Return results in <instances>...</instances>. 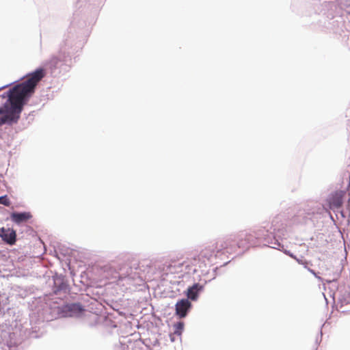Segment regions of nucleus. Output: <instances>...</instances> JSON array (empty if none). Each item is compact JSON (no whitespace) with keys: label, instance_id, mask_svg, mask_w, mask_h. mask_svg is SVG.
I'll return each mask as SVG.
<instances>
[{"label":"nucleus","instance_id":"obj_1","mask_svg":"<svg viewBox=\"0 0 350 350\" xmlns=\"http://www.w3.org/2000/svg\"><path fill=\"white\" fill-rule=\"evenodd\" d=\"M46 75L44 68H37L27 74L24 81L10 89L8 100L0 107V126L15 124L18 121L23 106L33 96L37 85Z\"/></svg>","mask_w":350,"mask_h":350},{"label":"nucleus","instance_id":"obj_2","mask_svg":"<svg viewBox=\"0 0 350 350\" xmlns=\"http://www.w3.org/2000/svg\"><path fill=\"white\" fill-rule=\"evenodd\" d=\"M260 238V234L256 232L252 233H241L234 236L236 240L237 250L238 249L246 250L250 246L256 243V240Z\"/></svg>","mask_w":350,"mask_h":350},{"label":"nucleus","instance_id":"obj_3","mask_svg":"<svg viewBox=\"0 0 350 350\" xmlns=\"http://www.w3.org/2000/svg\"><path fill=\"white\" fill-rule=\"evenodd\" d=\"M235 242L236 240L234 239V236L226 237L217 241L216 243L221 255L236 252L237 250Z\"/></svg>","mask_w":350,"mask_h":350},{"label":"nucleus","instance_id":"obj_4","mask_svg":"<svg viewBox=\"0 0 350 350\" xmlns=\"http://www.w3.org/2000/svg\"><path fill=\"white\" fill-rule=\"evenodd\" d=\"M221 256L217 248L216 242L204 248L199 254V258L203 260H211L213 258Z\"/></svg>","mask_w":350,"mask_h":350},{"label":"nucleus","instance_id":"obj_5","mask_svg":"<svg viewBox=\"0 0 350 350\" xmlns=\"http://www.w3.org/2000/svg\"><path fill=\"white\" fill-rule=\"evenodd\" d=\"M189 263L187 261L180 262L176 260H171L168 265L167 266L166 271L170 273L176 274L183 272L185 270L183 267H189Z\"/></svg>","mask_w":350,"mask_h":350},{"label":"nucleus","instance_id":"obj_6","mask_svg":"<svg viewBox=\"0 0 350 350\" xmlns=\"http://www.w3.org/2000/svg\"><path fill=\"white\" fill-rule=\"evenodd\" d=\"M0 237L9 245H14L16 241V233L12 228H0Z\"/></svg>","mask_w":350,"mask_h":350},{"label":"nucleus","instance_id":"obj_7","mask_svg":"<svg viewBox=\"0 0 350 350\" xmlns=\"http://www.w3.org/2000/svg\"><path fill=\"white\" fill-rule=\"evenodd\" d=\"M191 307V302L187 299H183L176 304V314L180 318H184L187 316V312Z\"/></svg>","mask_w":350,"mask_h":350},{"label":"nucleus","instance_id":"obj_8","mask_svg":"<svg viewBox=\"0 0 350 350\" xmlns=\"http://www.w3.org/2000/svg\"><path fill=\"white\" fill-rule=\"evenodd\" d=\"M10 217L12 221L19 224L30 219L32 217V215L29 212L12 213Z\"/></svg>","mask_w":350,"mask_h":350},{"label":"nucleus","instance_id":"obj_9","mask_svg":"<svg viewBox=\"0 0 350 350\" xmlns=\"http://www.w3.org/2000/svg\"><path fill=\"white\" fill-rule=\"evenodd\" d=\"M202 289V286L200 284H194L192 286L187 289V296L188 299L196 300L198 297L199 292Z\"/></svg>","mask_w":350,"mask_h":350},{"label":"nucleus","instance_id":"obj_10","mask_svg":"<svg viewBox=\"0 0 350 350\" xmlns=\"http://www.w3.org/2000/svg\"><path fill=\"white\" fill-rule=\"evenodd\" d=\"M342 195L341 193H336L329 200V207L334 210L339 208L342 204Z\"/></svg>","mask_w":350,"mask_h":350},{"label":"nucleus","instance_id":"obj_11","mask_svg":"<svg viewBox=\"0 0 350 350\" xmlns=\"http://www.w3.org/2000/svg\"><path fill=\"white\" fill-rule=\"evenodd\" d=\"M66 61V55L64 53H59L58 55L53 56L49 61L48 64L53 68H57L59 62Z\"/></svg>","mask_w":350,"mask_h":350},{"label":"nucleus","instance_id":"obj_12","mask_svg":"<svg viewBox=\"0 0 350 350\" xmlns=\"http://www.w3.org/2000/svg\"><path fill=\"white\" fill-rule=\"evenodd\" d=\"M68 309L73 313H80L83 310V308L79 304H72L68 306Z\"/></svg>","mask_w":350,"mask_h":350},{"label":"nucleus","instance_id":"obj_13","mask_svg":"<svg viewBox=\"0 0 350 350\" xmlns=\"http://www.w3.org/2000/svg\"><path fill=\"white\" fill-rule=\"evenodd\" d=\"M200 258L198 257V259L196 258H187L185 261L189 262V267L186 268L185 267V271L189 272L191 270V267L192 266H196L197 265V261L200 260Z\"/></svg>","mask_w":350,"mask_h":350},{"label":"nucleus","instance_id":"obj_14","mask_svg":"<svg viewBox=\"0 0 350 350\" xmlns=\"http://www.w3.org/2000/svg\"><path fill=\"white\" fill-rule=\"evenodd\" d=\"M174 327L175 328L174 334L177 335H180L184 328V323L178 322L177 323L174 324Z\"/></svg>","mask_w":350,"mask_h":350},{"label":"nucleus","instance_id":"obj_15","mask_svg":"<svg viewBox=\"0 0 350 350\" xmlns=\"http://www.w3.org/2000/svg\"><path fill=\"white\" fill-rule=\"evenodd\" d=\"M0 204H3L5 206H9L10 205V200L8 198L7 196H3L0 197Z\"/></svg>","mask_w":350,"mask_h":350},{"label":"nucleus","instance_id":"obj_16","mask_svg":"<svg viewBox=\"0 0 350 350\" xmlns=\"http://www.w3.org/2000/svg\"><path fill=\"white\" fill-rule=\"evenodd\" d=\"M291 257H293L294 259H295L299 264H301V265H304L306 268H307L308 265V262L307 260L299 259L293 255H291Z\"/></svg>","mask_w":350,"mask_h":350},{"label":"nucleus","instance_id":"obj_17","mask_svg":"<svg viewBox=\"0 0 350 350\" xmlns=\"http://www.w3.org/2000/svg\"><path fill=\"white\" fill-rule=\"evenodd\" d=\"M310 272H312V273H314V271L312 270H310L309 269Z\"/></svg>","mask_w":350,"mask_h":350}]
</instances>
